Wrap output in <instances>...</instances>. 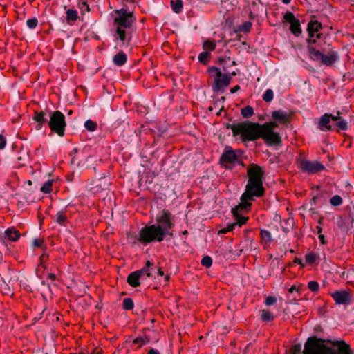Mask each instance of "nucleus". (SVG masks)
I'll list each match as a JSON object with an SVG mask.
<instances>
[{"label":"nucleus","mask_w":354,"mask_h":354,"mask_svg":"<svg viewBox=\"0 0 354 354\" xmlns=\"http://www.w3.org/2000/svg\"><path fill=\"white\" fill-rule=\"evenodd\" d=\"M275 122H266L264 124L243 121L232 124L230 129L233 136H239L243 143L263 139L268 146H279L281 143V137L279 132L274 131L278 127Z\"/></svg>","instance_id":"nucleus-1"},{"label":"nucleus","mask_w":354,"mask_h":354,"mask_svg":"<svg viewBox=\"0 0 354 354\" xmlns=\"http://www.w3.org/2000/svg\"><path fill=\"white\" fill-rule=\"evenodd\" d=\"M322 28V24L317 20H310L308 23L306 43L309 58L326 66H332L339 59V56L330 43L321 41L323 34L319 32Z\"/></svg>","instance_id":"nucleus-2"},{"label":"nucleus","mask_w":354,"mask_h":354,"mask_svg":"<svg viewBox=\"0 0 354 354\" xmlns=\"http://www.w3.org/2000/svg\"><path fill=\"white\" fill-rule=\"evenodd\" d=\"M351 346L344 340H327L316 336L308 337L302 354H352Z\"/></svg>","instance_id":"nucleus-3"},{"label":"nucleus","mask_w":354,"mask_h":354,"mask_svg":"<svg viewBox=\"0 0 354 354\" xmlns=\"http://www.w3.org/2000/svg\"><path fill=\"white\" fill-rule=\"evenodd\" d=\"M115 16L113 21V36L114 41H119L120 46H128L132 40L133 24L136 17L133 12L125 8L114 10Z\"/></svg>","instance_id":"nucleus-4"},{"label":"nucleus","mask_w":354,"mask_h":354,"mask_svg":"<svg viewBox=\"0 0 354 354\" xmlns=\"http://www.w3.org/2000/svg\"><path fill=\"white\" fill-rule=\"evenodd\" d=\"M265 194V188L263 183L248 182L245 189L240 198L239 207L243 208H251L252 202L256 198H260Z\"/></svg>","instance_id":"nucleus-5"},{"label":"nucleus","mask_w":354,"mask_h":354,"mask_svg":"<svg viewBox=\"0 0 354 354\" xmlns=\"http://www.w3.org/2000/svg\"><path fill=\"white\" fill-rule=\"evenodd\" d=\"M165 238L160 227L153 224L143 227L139 232L137 240L141 244L146 245L153 242H162Z\"/></svg>","instance_id":"nucleus-6"},{"label":"nucleus","mask_w":354,"mask_h":354,"mask_svg":"<svg viewBox=\"0 0 354 354\" xmlns=\"http://www.w3.org/2000/svg\"><path fill=\"white\" fill-rule=\"evenodd\" d=\"M156 226L160 227V232L166 237L169 236L174 237L173 228L175 225L173 221V216L171 212L167 209H163L156 217Z\"/></svg>","instance_id":"nucleus-7"},{"label":"nucleus","mask_w":354,"mask_h":354,"mask_svg":"<svg viewBox=\"0 0 354 354\" xmlns=\"http://www.w3.org/2000/svg\"><path fill=\"white\" fill-rule=\"evenodd\" d=\"M209 75L214 78L212 89L214 92L223 91L229 86L232 77L229 74H223L220 68L211 66L207 69Z\"/></svg>","instance_id":"nucleus-8"},{"label":"nucleus","mask_w":354,"mask_h":354,"mask_svg":"<svg viewBox=\"0 0 354 354\" xmlns=\"http://www.w3.org/2000/svg\"><path fill=\"white\" fill-rule=\"evenodd\" d=\"M48 118V125L50 130L59 136H64L66 127L64 115L60 111H54L49 112Z\"/></svg>","instance_id":"nucleus-9"},{"label":"nucleus","mask_w":354,"mask_h":354,"mask_svg":"<svg viewBox=\"0 0 354 354\" xmlns=\"http://www.w3.org/2000/svg\"><path fill=\"white\" fill-rule=\"evenodd\" d=\"M221 165L227 169H232L233 167L240 164V160L235 151L231 148H225L220 158Z\"/></svg>","instance_id":"nucleus-10"},{"label":"nucleus","mask_w":354,"mask_h":354,"mask_svg":"<svg viewBox=\"0 0 354 354\" xmlns=\"http://www.w3.org/2000/svg\"><path fill=\"white\" fill-rule=\"evenodd\" d=\"M299 168L308 174H315L324 171L325 166L319 161H310L306 159H301L299 162Z\"/></svg>","instance_id":"nucleus-11"},{"label":"nucleus","mask_w":354,"mask_h":354,"mask_svg":"<svg viewBox=\"0 0 354 354\" xmlns=\"http://www.w3.org/2000/svg\"><path fill=\"white\" fill-rule=\"evenodd\" d=\"M283 20L290 24V31L295 37H299L302 33V29L299 19L295 17L291 12H287L283 15Z\"/></svg>","instance_id":"nucleus-12"},{"label":"nucleus","mask_w":354,"mask_h":354,"mask_svg":"<svg viewBox=\"0 0 354 354\" xmlns=\"http://www.w3.org/2000/svg\"><path fill=\"white\" fill-rule=\"evenodd\" d=\"M247 174L248 182L263 183L264 170L263 167L257 164H250L248 167Z\"/></svg>","instance_id":"nucleus-13"},{"label":"nucleus","mask_w":354,"mask_h":354,"mask_svg":"<svg viewBox=\"0 0 354 354\" xmlns=\"http://www.w3.org/2000/svg\"><path fill=\"white\" fill-rule=\"evenodd\" d=\"M250 209L251 208H243L242 207H239V203L232 208V213L233 216L235 218L236 221L232 224H235V226L239 225L240 227L245 224L249 218L248 216H243L242 213L248 212Z\"/></svg>","instance_id":"nucleus-14"},{"label":"nucleus","mask_w":354,"mask_h":354,"mask_svg":"<svg viewBox=\"0 0 354 354\" xmlns=\"http://www.w3.org/2000/svg\"><path fill=\"white\" fill-rule=\"evenodd\" d=\"M50 111L48 109L41 111H35L32 119L37 122V129L39 130L44 124H48V118Z\"/></svg>","instance_id":"nucleus-15"},{"label":"nucleus","mask_w":354,"mask_h":354,"mask_svg":"<svg viewBox=\"0 0 354 354\" xmlns=\"http://www.w3.org/2000/svg\"><path fill=\"white\" fill-rule=\"evenodd\" d=\"M331 295L337 304H348L351 301V295L346 290L335 291Z\"/></svg>","instance_id":"nucleus-16"},{"label":"nucleus","mask_w":354,"mask_h":354,"mask_svg":"<svg viewBox=\"0 0 354 354\" xmlns=\"http://www.w3.org/2000/svg\"><path fill=\"white\" fill-rule=\"evenodd\" d=\"M272 118L277 124L278 122L281 124H286L289 120V114L282 110H277L272 112Z\"/></svg>","instance_id":"nucleus-17"},{"label":"nucleus","mask_w":354,"mask_h":354,"mask_svg":"<svg viewBox=\"0 0 354 354\" xmlns=\"http://www.w3.org/2000/svg\"><path fill=\"white\" fill-rule=\"evenodd\" d=\"M333 115L332 114L329 113H325L323 115L321 116L319 121V128L322 130H328L331 131L332 126L330 125V120H332V117Z\"/></svg>","instance_id":"nucleus-18"},{"label":"nucleus","mask_w":354,"mask_h":354,"mask_svg":"<svg viewBox=\"0 0 354 354\" xmlns=\"http://www.w3.org/2000/svg\"><path fill=\"white\" fill-rule=\"evenodd\" d=\"M152 266L153 263L150 261H147L145 266L142 269L136 271L142 277V281L152 277L151 272Z\"/></svg>","instance_id":"nucleus-19"},{"label":"nucleus","mask_w":354,"mask_h":354,"mask_svg":"<svg viewBox=\"0 0 354 354\" xmlns=\"http://www.w3.org/2000/svg\"><path fill=\"white\" fill-rule=\"evenodd\" d=\"M332 120L335 121L337 131H346L348 129V122L340 116V112L337 111L335 115L332 117Z\"/></svg>","instance_id":"nucleus-20"},{"label":"nucleus","mask_w":354,"mask_h":354,"mask_svg":"<svg viewBox=\"0 0 354 354\" xmlns=\"http://www.w3.org/2000/svg\"><path fill=\"white\" fill-rule=\"evenodd\" d=\"M55 221L61 226H66L69 223V220L66 215V210L62 209L56 214Z\"/></svg>","instance_id":"nucleus-21"},{"label":"nucleus","mask_w":354,"mask_h":354,"mask_svg":"<svg viewBox=\"0 0 354 354\" xmlns=\"http://www.w3.org/2000/svg\"><path fill=\"white\" fill-rule=\"evenodd\" d=\"M142 277L136 272H132L127 277V283L133 288H136L140 285Z\"/></svg>","instance_id":"nucleus-22"},{"label":"nucleus","mask_w":354,"mask_h":354,"mask_svg":"<svg viewBox=\"0 0 354 354\" xmlns=\"http://www.w3.org/2000/svg\"><path fill=\"white\" fill-rule=\"evenodd\" d=\"M69 156L71 158V164L80 165L82 162V153H80L76 148H74L70 153Z\"/></svg>","instance_id":"nucleus-23"},{"label":"nucleus","mask_w":354,"mask_h":354,"mask_svg":"<svg viewBox=\"0 0 354 354\" xmlns=\"http://www.w3.org/2000/svg\"><path fill=\"white\" fill-rule=\"evenodd\" d=\"M127 60V57L123 51H120L113 58V62L118 66H123Z\"/></svg>","instance_id":"nucleus-24"},{"label":"nucleus","mask_w":354,"mask_h":354,"mask_svg":"<svg viewBox=\"0 0 354 354\" xmlns=\"http://www.w3.org/2000/svg\"><path fill=\"white\" fill-rule=\"evenodd\" d=\"M5 236L9 241H17L20 236V233L15 228H8L5 231Z\"/></svg>","instance_id":"nucleus-25"},{"label":"nucleus","mask_w":354,"mask_h":354,"mask_svg":"<svg viewBox=\"0 0 354 354\" xmlns=\"http://www.w3.org/2000/svg\"><path fill=\"white\" fill-rule=\"evenodd\" d=\"M78 14L77 10L68 9L66 11V21L68 24H72L77 21Z\"/></svg>","instance_id":"nucleus-26"},{"label":"nucleus","mask_w":354,"mask_h":354,"mask_svg":"<svg viewBox=\"0 0 354 354\" xmlns=\"http://www.w3.org/2000/svg\"><path fill=\"white\" fill-rule=\"evenodd\" d=\"M49 255L46 252H44L39 257V264L38 268H37V273L41 272V269H43L42 272L46 269V263L48 260Z\"/></svg>","instance_id":"nucleus-27"},{"label":"nucleus","mask_w":354,"mask_h":354,"mask_svg":"<svg viewBox=\"0 0 354 354\" xmlns=\"http://www.w3.org/2000/svg\"><path fill=\"white\" fill-rule=\"evenodd\" d=\"M170 6L174 12L180 13L183 10V3L182 0H171Z\"/></svg>","instance_id":"nucleus-28"},{"label":"nucleus","mask_w":354,"mask_h":354,"mask_svg":"<svg viewBox=\"0 0 354 354\" xmlns=\"http://www.w3.org/2000/svg\"><path fill=\"white\" fill-rule=\"evenodd\" d=\"M252 26V22L247 21H245L242 25L238 26L236 29V32H249Z\"/></svg>","instance_id":"nucleus-29"},{"label":"nucleus","mask_w":354,"mask_h":354,"mask_svg":"<svg viewBox=\"0 0 354 354\" xmlns=\"http://www.w3.org/2000/svg\"><path fill=\"white\" fill-rule=\"evenodd\" d=\"M260 234H261V237L263 241L265 243V244L270 245V243L272 241V235H271V233L270 232V231H268L267 230H261Z\"/></svg>","instance_id":"nucleus-30"},{"label":"nucleus","mask_w":354,"mask_h":354,"mask_svg":"<svg viewBox=\"0 0 354 354\" xmlns=\"http://www.w3.org/2000/svg\"><path fill=\"white\" fill-rule=\"evenodd\" d=\"M53 180H48L41 187V192L44 194H50L52 192L53 185Z\"/></svg>","instance_id":"nucleus-31"},{"label":"nucleus","mask_w":354,"mask_h":354,"mask_svg":"<svg viewBox=\"0 0 354 354\" xmlns=\"http://www.w3.org/2000/svg\"><path fill=\"white\" fill-rule=\"evenodd\" d=\"M261 319L263 322H271L274 316L270 310L263 309L261 312Z\"/></svg>","instance_id":"nucleus-32"},{"label":"nucleus","mask_w":354,"mask_h":354,"mask_svg":"<svg viewBox=\"0 0 354 354\" xmlns=\"http://www.w3.org/2000/svg\"><path fill=\"white\" fill-rule=\"evenodd\" d=\"M211 54L210 52L205 51L202 52L198 55V59L201 64L203 65L207 64L209 59L210 58Z\"/></svg>","instance_id":"nucleus-33"},{"label":"nucleus","mask_w":354,"mask_h":354,"mask_svg":"<svg viewBox=\"0 0 354 354\" xmlns=\"http://www.w3.org/2000/svg\"><path fill=\"white\" fill-rule=\"evenodd\" d=\"M241 113L244 118H249L254 114V109L250 106H246L241 109Z\"/></svg>","instance_id":"nucleus-34"},{"label":"nucleus","mask_w":354,"mask_h":354,"mask_svg":"<svg viewBox=\"0 0 354 354\" xmlns=\"http://www.w3.org/2000/svg\"><path fill=\"white\" fill-rule=\"evenodd\" d=\"M134 307V303L131 298L126 297L122 301V308L125 310H132Z\"/></svg>","instance_id":"nucleus-35"},{"label":"nucleus","mask_w":354,"mask_h":354,"mask_svg":"<svg viewBox=\"0 0 354 354\" xmlns=\"http://www.w3.org/2000/svg\"><path fill=\"white\" fill-rule=\"evenodd\" d=\"M84 127L88 131H94L97 129V124L91 120H88L85 122Z\"/></svg>","instance_id":"nucleus-36"},{"label":"nucleus","mask_w":354,"mask_h":354,"mask_svg":"<svg viewBox=\"0 0 354 354\" xmlns=\"http://www.w3.org/2000/svg\"><path fill=\"white\" fill-rule=\"evenodd\" d=\"M317 258H318V256L313 252L307 253L305 255V260H306V263L310 265L313 264L316 261Z\"/></svg>","instance_id":"nucleus-37"},{"label":"nucleus","mask_w":354,"mask_h":354,"mask_svg":"<svg viewBox=\"0 0 354 354\" xmlns=\"http://www.w3.org/2000/svg\"><path fill=\"white\" fill-rule=\"evenodd\" d=\"M216 43L210 40L205 41L203 44V48L209 51H213L216 48Z\"/></svg>","instance_id":"nucleus-38"},{"label":"nucleus","mask_w":354,"mask_h":354,"mask_svg":"<svg viewBox=\"0 0 354 354\" xmlns=\"http://www.w3.org/2000/svg\"><path fill=\"white\" fill-rule=\"evenodd\" d=\"M78 8L81 10L82 14H84L86 12H89L90 10L89 6L87 1L85 0H79Z\"/></svg>","instance_id":"nucleus-39"},{"label":"nucleus","mask_w":354,"mask_h":354,"mask_svg":"<svg viewBox=\"0 0 354 354\" xmlns=\"http://www.w3.org/2000/svg\"><path fill=\"white\" fill-rule=\"evenodd\" d=\"M274 93L272 89H267L263 95V100L266 102H270L273 100Z\"/></svg>","instance_id":"nucleus-40"},{"label":"nucleus","mask_w":354,"mask_h":354,"mask_svg":"<svg viewBox=\"0 0 354 354\" xmlns=\"http://www.w3.org/2000/svg\"><path fill=\"white\" fill-rule=\"evenodd\" d=\"M330 203L333 206H339L342 204L343 200L340 196L335 195L330 198Z\"/></svg>","instance_id":"nucleus-41"},{"label":"nucleus","mask_w":354,"mask_h":354,"mask_svg":"<svg viewBox=\"0 0 354 354\" xmlns=\"http://www.w3.org/2000/svg\"><path fill=\"white\" fill-rule=\"evenodd\" d=\"M201 265L206 268H209L212 265V259L209 256H204L201 259Z\"/></svg>","instance_id":"nucleus-42"},{"label":"nucleus","mask_w":354,"mask_h":354,"mask_svg":"<svg viewBox=\"0 0 354 354\" xmlns=\"http://www.w3.org/2000/svg\"><path fill=\"white\" fill-rule=\"evenodd\" d=\"M26 24L28 27L30 29L35 28L38 24V20L36 17H32L31 19H28L26 21Z\"/></svg>","instance_id":"nucleus-43"},{"label":"nucleus","mask_w":354,"mask_h":354,"mask_svg":"<svg viewBox=\"0 0 354 354\" xmlns=\"http://www.w3.org/2000/svg\"><path fill=\"white\" fill-rule=\"evenodd\" d=\"M235 227V224H228L226 227H223L218 231V234H225L229 232L232 231Z\"/></svg>","instance_id":"nucleus-44"},{"label":"nucleus","mask_w":354,"mask_h":354,"mask_svg":"<svg viewBox=\"0 0 354 354\" xmlns=\"http://www.w3.org/2000/svg\"><path fill=\"white\" fill-rule=\"evenodd\" d=\"M308 288L313 292H317L319 289V285L317 281H311L308 282Z\"/></svg>","instance_id":"nucleus-45"},{"label":"nucleus","mask_w":354,"mask_h":354,"mask_svg":"<svg viewBox=\"0 0 354 354\" xmlns=\"http://www.w3.org/2000/svg\"><path fill=\"white\" fill-rule=\"evenodd\" d=\"M292 354H301V346L299 344H294L291 348Z\"/></svg>","instance_id":"nucleus-46"},{"label":"nucleus","mask_w":354,"mask_h":354,"mask_svg":"<svg viewBox=\"0 0 354 354\" xmlns=\"http://www.w3.org/2000/svg\"><path fill=\"white\" fill-rule=\"evenodd\" d=\"M277 302V299L276 297H272V296H268L266 297V300H265V304L266 306H271V305H273L274 304H275Z\"/></svg>","instance_id":"nucleus-47"},{"label":"nucleus","mask_w":354,"mask_h":354,"mask_svg":"<svg viewBox=\"0 0 354 354\" xmlns=\"http://www.w3.org/2000/svg\"><path fill=\"white\" fill-rule=\"evenodd\" d=\"M133 342L134 344H138V347L140 348L142 345L146 344L147 342L145 341V339L143 337H140L136 338Z\"/></svg>","instance_id":"nucleus-48"},{"label":"nucleus","mask_w":354,"mask_h":354,"mask_svg":"<svg viewBox=\"0 0 354 354\" xmlns=\"http://www.w3.org/2000/svg\"><path fill=\"white\" fill-rule=\"evenodd\" d=\"M44 243V241L42 239H35L33 241L34 247L42 248Z\"/></svg>","instance_id":"nucleus-49"},{"label":"nucleus","mask_w":354,"mask_h":354,"mask_svg":"<svg viewBox=\"0 0 354 354\" xmlns=\"http://www.w3.org/2000/svg\"><path fill=\"white\" fill-rule=\"evenodd\" d=\"M6 145V138L2 134H0V149H4Z\"/></svg>","instance_id":"nucleus-50"},{"label":"nucleus","mask_w":354,"mask_h":354,"mask_svg":"<svg viewBox=\"0 0 354 354\" xmlns=\"http://www.w3.org/2000/svg\"><path fill=\"white\" fill-rule=\"evenodd\" d=\"M293 263H296V264H298V265H300L301 267H304V265L303 263V261L301 259H299V258H295L294 261H293Z\"/></svg>","instance_id":"nucleus-51"},{"label":"nucleus","mask_w":354,"mask_h":354,"mask_svg":"<svg viewBox=\"0 0 354 354\" xmlns=\"http://www.w3.org/2000/svg\"><path fill=\"white\" fill-rule=\"evenodd\" d=\"M318 237H319V241H320V243H321L322 244L325 245V244H326V243H327L326 241L325 240V237H324V234H320L318 236Z\"/></svg>","instance_id":"nucleus-52"},{"label":"nucleus","mask_w":354,"mask_h":354,"mask_svg":"<svg viewBox=\"0 0 354 354\" xmlns=\"http://www.w3.org/2000/svg\"><path fill=\"white\" fill-rule=\"evenodd\" d=\"M48 279H50L52 281H54L56 280V276L53 273H48Z\"/></svg>","instance_id":"nucleus-53"},{"label":"nucleus","mask_w":354,"mask_h":354,"mask_svg":"<svg viewBox=\"0 0 354 354\" xmlns=\"http://www.w3.org/2000/svg\"><path fill=\"white\" fill-rule=\"evenodd\" d=\"M240 89V86L239 85H236L235 86H234L233 88H232L230 89V93H236Z\"/></svg>","instance_id":"nucleus-54"},{"label":"nucleus","mask_w":354,"mask_h":354,"mask_svg":"<svg viewBox=\"0 0 354 354\" xmlns=\"http://www.w3.org/2000/svg\"><path fill=\"white\" fill-rule=\"evenodd\" d=\"M147 354H160V352L155 348H151Z\"/></svg>","instance_id":"nucleus-55"},{"label":"nucleus","mask_w":354,"mask_h":354,"mask_svg":"<svg viewBox=\"0 0 354 354\" xmlns=\"http://www.w3.org/2000/svg\"><path fill=\"white\" fill-rule=\"evenodd\" d=\"M295 291H298V288L297 287L295 286V285H293L292 286L290 289H289V292H293Z\"/></svg>","instance_id":"nucleus-56"},{"label":"nucleus","mask_w":354,"mask_h":354,"mask_svg":"<svg viewBox=\"0 0 354 354\" xmlns=\"http://www.w3.org/2000/svg\"><path fill=\"white\" fill-rule=\"evenodd\" d=\"M157 273H158V275H159V276H164V272H163V271L161 270V268H158V272H157Z\"/></svg>","instance_id":"nucleus-57"},{"label":"nucleus","mask_w":354,"mask_h":354,"mask_svg":"<svg viewBox=\"0 0 354 354\" xmlns=\"http://www.w3.org/2000/svg\"><path fill=\"white\" fill-rule=\"evenodd\" d=\"M317 230L318 235H319L320 234L322 233V228L321 227L317 226Z\"/></svg>","instance_id":"nucleus-58"},{"label":"nucleus","mask_w":354,"mask_h":354,"mask_svg":"<svg viewBox=\"0 0 354 354\" xmlns=\"http://www.w3.org/2000/svg\"><path fill=\"white\" fill-rule=\"evenodd\" d=\"M281 1L284 3V4H289L291 1V0H281Z\"/></svg>","instance_id":"nucleus-59"},{"label":"nucleus","mask_w":354,"mask_h":354,"mask_svg":"<svg viewBox=\"0 0 354 354\" xmlns=\"http://www.w3.org/2000/svg\"><path fill=\"white\" fill-rule=\"evenodd\" d=\"M169 279H170V277H169V275H166V276L165 277V282L169 281Z\"/></svg>","instance_id":"nucleus-60"},{"label":"nucleus","mask_w":354,"mask_h":354,"mask_svg":"<svg viewBox=\"0 0 354 354\" xmlns=\"http://www.w3.org/2000/svg\"><path fill=\"white\" fill-rule=\"evenodd\" d=\"M317 199H318V196L313 197V201L314 203H316Z\"/></svg>","instance_id":"nucleus-61"},{"label":"nucleus","mask_w":354,"mask_h":354,"mask_svg":"<svg viewBox=\"0 0 354 354\" xmlns=\"http://www.w3.org/2000/svg\"><path fill=\"white\" fill-rule=\"evenodd\" d=\"M182 234H183V235H187V234H188V232H187V230H184V231L182 232Z\"/></svg>","instance_id":"nucleus-62"},{"label":"nucleus","mask_w":354,"mask_h":354,"mask_svg":"<svg viewBox=\"0 0 354 354\" xmlns=\"http://www.w3.org/2000/svg\"><path fill=\"white\" fill-rule=\"evenodd\" d=\"M121 2L124 3V2H131V0H120Z\"/></svg>","instance_id":"nucleus-63"},{"label":"nucleus","mask_w":354,"mask_h":354,"mask_svg":"<svg viewBox=\"0 0 354 354\" xmlns=\"http://www.w3.org/2000/svg\"><path fill=\"white\" fill-rule=\"evenodd\" d=\"M236 74L235 72H232L231 74H230L229 75H231L232 76H235Z\"/></svg>","instance_id":"nucleus-64"}]
</instances>
